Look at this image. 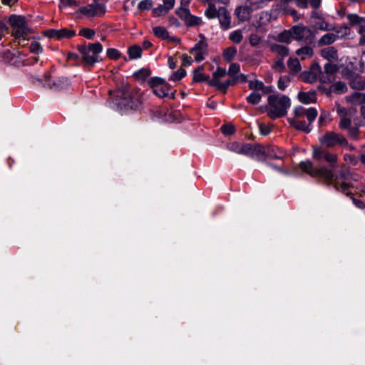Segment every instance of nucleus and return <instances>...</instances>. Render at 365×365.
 Returning a JSON list of instances; mask_svg holds the SVG:
<instances>
[{"label":"nucleus","mask_w":365,"mask_h":365,"mask_svg":"<svg viewBox=\"0 0 365 365\" xmlns=\"http://www.w3.org/2000/svg\"><path fill=\"white\" fill-rule=\"evenodd\" d=\"M113 103L120 110L138 108L143 103V94L139 89L122 85L115 91H109Z\"/></svg>","instance_id":"f257e3e1"},{"label":"nucleus","mask_w":365,"mask_h":365,"mask_svg":"<svg viewBox=\"0 0 365 365\" xmlns=\"http://www.w3.org/2000/svg\"><path fill=\"white\" fill-rule=\"evenodd\" d=\"M267 101L269 106L268 115L272 119L284 116L291 106L290 99L284 95H270Z\"/></svg>","instance_id":"f03ea898"},{"label":"nucleus","mask_w":365,"mask_h":365,"mask_svg":"<svg viewBox=\"0 0 365 365\" xmlns=\"http://www.w3.org/2000/svg\"><path fill=\"white\" fill-rule=\"evenodd\" d=\"M9 22L13 29V36L19 40V43H21V41L28 39L31 29L29 28L24 16L11 15L9 17Z\"/></svg>","instance_id":"7ed1b4c3"},{"label":"nucleus","mask_w":365,"mask_h":365,"mask_svg":"<svg viewBox=\"0 0 365 365\" xmlns=\"http://www.w3.org/2000/svg\"><path fill=\"white\" fill-rule=\"evenodd\" d=\"M91 43L85 42L78 46L77 53H68V60H75L78 64L83 66H90L91 65Z\"/></svg>","instance_id":"20e7f679"},{"label":"nucleus","mask_w":365,"mask_h":365,"mask_svg":"<svg viewBox=\"0 0 365 365\" xmlns=\"http://www.w3.org/2000/svg\"><path fill=\"white\" fill-rule=\"evenodd\" d=\"M319 142L322 145L327 148H332L336 145H348V141L343 135L332 131L327 132L324 135H322L319 138Z\"/></svg>","instance_id":"39448f33"},{"label":"nucleus","mask_w":365,"mask_h":365,"mask_svg":"<svg viewBox=\"0 0 365 365\" xmlns=\"http://www.w3.org/2000/svg\"><path fill=\"white\" fill-rule=\"evenodd\" d=\"M70 81L66 77H59L51 80L50 76H45L43 85L52 90L60 91L67 88L70 86Z\"/></svg>","instance_id":"423d86ee"},{"label":"nucleus","mask_w":365,"mask_h":365,"mask_svg":"<svg viewBox=\"0 0 365 365\" xmlns=\"http://www.w3.org/2000/svg\"><path fill=\"white\" fill-rule=\"evenodd\" d=\"M261 8L259 3H251L250 5L240 6L236 8L235 14L240 21H245L250 19L252 12Z\"/></svg>","instance_id":"0eeeda50"},{"label":"nucleus","mask_w":365,"mask_h":365,"mask_svg":"<svg viewBox=\"0 0 365 365\" xmlns=\"http://www.w3.org/2000/svg\"><path fill=\"white\" fill-rule=\"evenodd\" d=\"M337 113L341 116V120L339 123V128L341 129L349 128L351 123V118L355 115L356 110L352 108L346 110L344 108L338 107Z\"/></svg>","instance_id":"6e6552de"},{"label":"nucleus","mask_w":365,"mask_h":365,"mask_svg":"<svg viewBox=\"0 0 365 365\" xmlns=\"http://www.w3.org/2000/svg\"><path fill=\"white\" fill-rule=\"evenodd\" d=\"M293 39L297 41H307L312 37V31L302 24L292 26L291 29Z\"/></svg>","instance_id":"1a4fd4ad"},{"label":"nucleus","mask_w":365,"mask_h":365,"mask_svg":"<svg viewBox=\"0 0 365 365\" xmlns=\"http://www.w3.org/2000/svg\"><path fill=\"white\" fill-rule=\"evenodd\" d=\"M294 114L295 118H302L305 116L309 122V124H312L316 119L318 112L314 108H309L306 109L304 107L299 106L294 108Z\"/></svg>","instance_id":"9d476101"},{"label":"nucleus","mask_w":365,"mask_h":365,"mask_svg":"<svg viewBox=\"0 0 365 365\" xmlns=\"http://www.w3.org/2000/svg\"><path fill=\"white\" fill-rule=\"evenodd\" d=\"M46 36L48 38H53L61 39L62 38H71L76 35L74 30H69L67 29H49L44 32Z\"/></svg>","instance_id":"9b49d317"},{"label":"nucleus","mask_w":365,"mask_h":365,"mask_svg":"<svg viewBox=\"0 0 365 365\" xmlns=\"http://www.w3.org/2000/svg\"><path fill=\"white\" fill-rule=\"evenodd\" d=\"M347 19L352 26H357L358 33L359 34L365 33V17H360L356 14L347 15Z\"/></svg>","instance_id":"f8f14e48"},{"label":"nucleus","mask_w":365,"mask_h":365,"mask_svg":"<svg viewBox=\"0 0 365 365\" xmlns=\"http://www.w3.org/2000/svg\"><path fill=\"white\" fill-rule=\"evenodd\" d=\"M217 18L223 29L227 30L230 28L231 17L228 11L225 7H220L218 9Z\"/></svg>","instance_id":"ddd939ff"},{"label":"nucleus","mask_w":365,"mask_h":365,"mask_svg":"<svg viewBox=\"0 0 365 365\" xmlns=\"http://www.w3.org/2000/svg\"><path fill=\"white\" fill-rule=\"evenodd\" d=\"M321 56L329 62H337L339 55L337 50L333 46H328L321 50Z\"/></svg>","instance_id":"4468645a"},{"label":"nucleus","mask_w":365,"mask_h":365,"mask_svg":"<svg viewBox=\"0 0 365 365\" xmlns=\"http://www.w3.org/2000/svg\"><path fill=\"white\" fill-rule=\"evenodd\" d=\"M288 121L289 124L299 130L304 131L307 133H309L312 128H310L309 123L307 124L305 121L301 120L299 118H289Z\"/></svg>","instance_id":"2eb2a0df"},{"label":"nucleus","mask_w":365,"mask_h":365,"mask_svg":"<svg viewBox=\"0 0 365 365\" xmlns=\"http://www.w3.org/2000/svg\"><path fill=\"white\" fill-rule=\"evenodd\" d=\"M350 86L356 90L365 89V79L356 73L350 74L349 76Z\"/></svg>","instance_id":"dca6fc26"},{"label":"nucleus","mask_w":365,"mask_h":365,"mask_svg":"<svg viewBox=\"0 0 365 365\" xmlns=\"http://www.w3.org/2000/svg\"><path fill=\"white\" fill-rule=\"evenodd\" d=\"M317 176H321L324 178L328 184H332L336 178L333 171L325 166L317 168Z\"/></svg>","instance_id":"f3484780"},{"label":"nucleus","mask_w":365,"mask_h":365,"mask_svg":"<svg viewBox=\"0 0 365 365\" xmlns=\"http://www.w3.org/2000/svg\"><path fill=\"white\" fill-rule=\"evenodd\" d=\"M299 165L303 172L309 174L312 177H317V168L314 166L313 163L310 160L302 161Z\"/></svg>","instance_id":"a211bd4d"},{"label":"nucleus","mask_w":365,"mask_h":365,"mask_svg":"<svg viewBox=\"0 0 365 365\" xmlns=\"http://www.w3.org/2000/svg\"><path fill=\"white\" fill-rule=\"evenodd\" d=\"M297 97L299 101L304 104H310L317 101L315 92H299Z\"/></svg>","instance_id":"6ab92c4d"},{"label":"nucleus","mask_w":365,"mask_h":365,"mask_svg":"<svg viewBox=\"0 0 365 365\" xmlns=\"http://www.w3.org/2000/svg\"><path fill=\"white\" fill-rule=\"evenodd\" d=\"M338 38V36L334 33H327L324 34L317 41L319 46H328L334 43Z\"/></svg>","instance_id":"aec40b11"},{"label":"nucleus","mask_w":365,"mask_h":365,"mask_svg":"<svg viewBox=\"0 0 365 365\" xmlns=\"http://www.w3.org/2000/svg\"><path fill=\"white\" fill-rule=\"evenodd\" d=\"M170 90V86L168 84L163 85L160 87H156L153 89V93L160 98H163L165 96H169L170 98H174V93H170L169 91Z\"/></svg>","instance_id":"412c9836"},{"label":"nucleus","mask_w":365,"mask_h":365,"mask_svg":"<svg viewBox=\"0 0 365 365\" xmlns=\"http://www.w3.org/2000/svg\"><path fill=\"white\" fill-rule=\"evenodd\" d=\"M227 71L225 68L218 67L216 71L212 73V78L208 81V84L211 86L217 85L220 82V78L225 76Z\"/></svg>","instance_id":"4be33fe9"},{"label":"nucleus","mask_w":365,"mask_h":365,"mask_svg":"<svg viewBox=\"0 0 365 365\" xmlns=\"http://www.w3.org/2000/svg\"><path fill=\"white\" fill-rule=\"evenodd\" d=\"M249 156L257 159L265 157V148L259 145H252Z\"/></svg>","instance_id":"5701e85b"},{"label":"nucleus","mask_w":365,"mask_h":365,"mask_svg":"<svg viewBox=\"0 0 365 365\" xmlns=\"http://www.w3.org/2000/svg\"><path fill=\"white\" fill-rule=\"evenodd\" d=\"M94 2L93 3V16H101L106 13V6L105 4L102 1H96V0H93Z\"/></svg>","instance_id":"b1692460"},{"label":"nucleus","mask_w":365,"mask_h":365,"mask_svg":"<svg viewBox=\"0 0 365 365\" xmlns=\"http://www.w3.org/2000/svg\"><path fill=\"white\" fill-rule=\"evenodd\" d=\"M346 100L351 103H365V93L355 92L346 96Z\"/></svg>","instance_id":"393cba45"},{"label":"nucleus","mask_w":365,"mask_h":365,"mask_svg":"<svg viewBox=\"0 0 365 365\" xmlns=\"http://www.w3.org/2000/svg\"><path fill=\"white\" fill-rule=\"evenodd\" d=\"M314 53L313 49L309 46H305L296 51V54L301 58V59H305L307 58L312 57Z\"/></svg>","instance_id":"a878e982"},{"label":"nucleus","mask_w":365,"mask_h":365,"mask_svg":"<svg viewBox=\"0 0 365 365\" xmlns=\"http://www.w3.org/2000/svg\"><path fill=\"white\" fill-rule=\"evenodd\" d=\"M314 28L324 31H334L335 29V27L326 21L324 18L316 22L314 24Z\"/></svg>","instance_id":"bb28decb"},{"label":"nucleus","mask_w":365,"mask_h":365,"mask_svg":"<svg viewBox=\"0 0 365 365\" xmlns=\"http://www.w3.org/2000/svg\"><path fill=\"white\" fill-rule=\"evenodd\" d=\"M271 50L272 51L280 56L282 58L288 56L289 54V48L287 46L279 44H272L271 46Z\"/></svg>","instance_id":"cd10ccee"},{"label":"nucleus","mask_w":365,"mask_h":365,"mask_svg":"<svg viewBox=\"0 0 365 365\" xmlns=\"http://www.w3.org/2000/svg\"><path fill=\"white\" fill-rule=\"evenodd\" d=\"M205 15L210 19L217 17L218 9H217L216 6L213 3H209L205 11Z\"/></svg>","instance_id":"c85d7f7f"},{"label":"nucleus","mask_w":365,"mask_h":365,"mask_svg":"<svg viewBox=\"0 0 365 365\" xmlns=\"http://www.w3.org/2000/svg\"><path fill=\"white\" fill-rule=\"evenodd\" d=\"M130 58L135 59L141 57L142 55V48L140 46L137 45H133L129 48L128 51Z\"/></svg>","instance_id":"c756f323"},{"label":"nucleus","mask_w":365,"mask_h":365,"mask_svg":"<svg viewBox=\"0 0 365 365\" xmlns=\"http://www.w3.org/2000/svg\"><path fill=\"white\" fill-rule=\"evenodd\" d=\"M154 34L160 38L167 39L169 38V34L167 29L163 26H156L153 28Z\"/></svg>","instance_id":"7c9ffc66"},{"label":"nucleus","mask_w":365,"mask_h":365,"mask_svg":"<svg viewBox=\"0 0 365 365\" xmlns=\"http://www.w3.org/2000/svg\"><path fill=\"white\" fill-rule=\"evenodd\" d=\"M292 37V34L291 32V29L285 30L278 36V40L280 42L289 43L291 42Z\"/></svg>","instance_id":"2f4dec72"},{"label":"nucleus","mask_w":365,"mask_h":365,"mask_svg":"<svg viewBox=\"0 0 365 365\" xmlns=\"http://www.w3.org/2000/svg\"><path fill=\"white\" fill-rule=\"evenodd\" d=\"M200 36L202 37V39L200 40L192 48H191L190 53H194V51H202L207 52V44L205 41V37L202 36Z\"/></svg>","instance_id":"473e14b6"},{"label":"nucleus","mask_w":365,"mask_h":365,"mask_svg":"<svg viewBox=\"0 0 365 365\" xmlns=\"http://www.w3.org/2000/svg\"><path fill=\"white\" fill-rule=\"evenodd\" d=\"M237 54V48L235 47H229L223 52V58L227 61H230Z\"/></svg>","instance_id":"72a5a7b5"},{"label":"nucleus","mask_w":365,"mask_h":365,"mask_svg":"<svg viewBox=\"0 0 365 365\" xmlns=\"http://www.w3.org/2000/svg\"><path fill=\"white\" fill-rule=\"evenodd\" d=\"M229 38L235 43H240L243 38V35L240 30H235L230 34Z\"/></svg>","instance_id":"f704fd0d"},{"label":"nucleus","mask_w":365,"mask_h":365,"mask_svg":"<svg viewBox=\"0 0 365 365\" xmlns=\"http://www.w3.org/2000/svg\"><path fill=\"white\" fill-rule=\"evenodd\" d=\"M185 23L188 26H194L202 24V19L200 17L193 16L191 14L189 15L187 19L185 21Z\"/></svg>","instance_id":"c9c22d12"},{"label":"nucleus","mask_w":365,"mask_h":365,"mask_svg":"<svg viewBox=\"0 0 365 365\" xmlns=\"http://www.w3.org/2000/svg\"><path fill=\"white\" fill-rule=\"evenodd\" d=\"M202 68H200L197 70H195L193 73V78L192 81L194 82H202V81H207L209 79L208 76H205L202 72L201 70Z\"/></svg>","instance_id":"e433bc0d"},{"label":"nucleus","mask_w":365,"mask_h":365,"mask_svg":"<svg viewBox=\"0 0 365 365\" xmlns=\"http://www.w3.org/2000/svg\"><path fill=\"white\" fill-rule=\"evenodd\" d=\"M331 89L334 93H343L346 91L347 87L344 82L338 81L332 85Z\"/></svg>","instance_id":"4c0bfd02"},{"label":"nucleus","mask_w":365,"mask_h":365,"mask_svg":"<svg viewBox=\"0 0 365 365\" xmlns=\"http://www.w3.org/2000/svg\"><path fill=\"white\" fill-rule=\"evenodd\" d=\"M290 77L289 76H283L279 78L277 82V87L279 90L284 91L290 83Z\"/></svg>","instance_id":"58836bf2"},{"label":"nucleus","mask_w":365,"mask_h":365,"mask_svg":"<svg viewBox=\"0 0 365 365\" xmlns=\"http://www.w3.org/2000/svg\"><path fill=\"white\" fill-rule=\"evenodd\" d=\"M288 67L291 71L295 73L301 70V66L297 58H289L288 61Z\"/></svg>","instance_id":"ea45409f"},{"label":"nucleus","mask_w":365,"mask_h":365,"mask_svg":"<svg viewBox=\"0 0 365 365\" xmlns=\"http://www.w3.org/2000/svg\"><path fill=\"white\" fill-rule=\"evenodd\" d=\"M249 43L252 46H257L262 43V37L256 33H252L249 36Z\"/></svg>","instance_id":"a19ab883"},{"label":"nucleus","mask_w":365,"mask_h":365,"mask_svg":"<svg viewBox=\"0 0 365 365\" xmlns=\"http://www.w3.org/2000/svg\"><path fill=\"white\" fill-rule=\"evenodd\" d=\"M235 81L232 79L226 81L225 82H219L217 85H215L214 86L216 87L218 90L222 91L223 93H225L227 89L229 86L234 85Z\"/></svg>","instance_id":"79ce46f5"},{"label":"nucleus","mask_w":365,"mask_h":365,"mask_svg":"<svg viewBox=\"0 0 365 365\" xmlns=\"http://www.w3.org/2000/svg\"><path fill=\"white\" fill-rule=\"evenodd\" d=\"M325 153L326 151L321 148H314L312 151V158L317 161H320L324 158Z\"/></svg>","instance_id":"37998d69"},{"label":"nucleus","mask_w":365,"mask_h":365,"mask_svg":"<svg viewBox=\"0 0 365 365\" xmlns=\"http://www.w3.org/2000/svg\"><path fill=\"white\" fill-rule=\"evenodd\" d=\"M261 98L262 97L260 94L255 92H252L247 97L246 99L248 103L255 105L259 103V101H261Z\"/></svg>","instance_id":"c03bdc74"},{"label":"nucleus","mask_w":365,"mask_h":365,"mask_svg":"<svg viewBox=\"0 0 365 365\" xmlns=\"http://www.w3.org/2000/svg\"><path fill=\"white\" fill-rule=\"evenodd\" d=\"M29 50L32 53H34V54L41 53L43 51L41 44L38 41H34L30 44Z\"/></svg>","instance_id":"a18cd8bd"},{"label":"nucleus","mask_w":365,"mask_h":365,"mask_svg":"<svg viewBox=\"0 0 365 365\" xmlns=\"http://www.w3.org/2000/svg\"><path fill=\"white\" fill-rule=\"evenodd\" d=\"M324 71L328 75H332L338 71V66L331 62L327 63L324 66Z\"/></svg>","instance_id":"49530a36"},{"label":"nucleus","mask_w":365,"mask_h":365,"mask_svg":"<svg viewBox=\"0 0 365 365\" xmlns=\"http://www.w3.org/2000/svg\"><path fill=\"white\" fill-rule=\"evenodd\" d=\"M333 185L336 190H341L344 192L349 190L350 187V185L349 183H346L345 182H342L339 183L338 182V177L335 178V180H334V182L333 183Z\"/></svg>","instance_id":"de8ad7c7"},{"label":"nucleus","mask_w":365,"mask_h":365,"mask_svg":"<svg viewBox=\"0 0 365 365\" xmlns=\"http://www.w3.org/2000/svg\"><path fill=\"white\" fill-rule=\"evenodd\" d=\"M186 75L185 70L180 68L177 71L174 72L170 78V80L173 81H178L185 77Z\"/></svg>","instance_id":"09e8293b"},{"label":"nucleus","mask_w":365,"mask_h":365,"mask_svg":"<svg viewBox=\"0 0 365 365\" xmlns=\"http://www.w3.org/2000/svg\"><path fill=\"white\" fill-rule=\"evenodd\" d=\"M152 6L153 2L151 0H143L138 3L137 7L140 11H145L149 10Z\"/></svg>","instance_id":"8fccbe9b"},{"label":"nucleus","mask_w":365,"mask_h":365,"mask_svg":"<svg viewBox=\"0 0 365 365\" xmlns=\"http://www.w3.org/2000/svg\"><path fill=\"white\" fill-rule=\"evenodd\" d=\"M107 56L113 60L118 59L120 57V53L118 50L110 48H108L106 51Z\"/></svg>","instance_id":"3c124183"},{"label":"nucleus","mask_w":365,"mask_h":365,"mask_svg":"<svg viewBox=\"0 0 365 365\" xmlns=\"http://www.w3.org/2000/svg\"><path fill=\"white\" fill-rule=\"evenodd\" d=\"M170 10L165 8L163 4L159 5L158 7L153 9L154 15L157 16H163L166 14Z\"/></svg>","instance_id":"603ef678"},{"label":"nucleus","mask_w":365,"mask_h":365,"mask_svg":"<svg viewBox=\"0 0 365 365\" xmlns=\"http://www.w3.org/2000/svg\"><path fill=\"white\" fill-rule=\"evenodd\" d=\"M309 73H310L312 76H314L317 78H319L322 74L321 66L318 63L313 64L311 67Z\"/></svg>","instance_id":"864d4df0"},{"label":"nucleus","mask_w":365,"mask_h":365,"mask_svg":"<svg viewBox=\"0 0 365 365\" xmlns=\"http://www.w3.org/2000/svg\"><path fill=\"white\" fill-rule=\"evenodd\" d=\"M334 31H336L335 34L338 36V38L348 36L350 34V29L346 26H341L336 29H335Z\"/></svg>","instance_id":"5fc2aeb1"},{"label":"nucleus","mask_w":365,"mask_h":365,"mask_svg":"<svg viewBox=\"0 0 365 365\" xmlns=\"http://www.w3.org/2000/svg\"><path fill=\"white\" fill-rule=\"evenodd\" d=\"M249 88L255 91H261L264 88V83L258 80L252 81L249 83Z\"/></svg>","instance_id":"6e6d98bb"},{"label":"nucleus","mask_w":365,"mask_h":365,"mask_svg":"<svg viewBox=\"0 0 365 365\" xmlns=\"http://www.w3.org/2000/svg\"><path fill=\"white\" fill-rule=\"evenodd\" d=\"M176 13L179 16V17L184 21H185L187 19V17L189 16V15L190 14V11L187 8H185V7L179 8L177 10Z\"/></svg>","instance_id":"4d7b16f0"},{"label":"nucleus","mask_w":365,"mask_h":365,"mask_svg":"<svg viewBox=\"0 0 365 365\" xmlns=\"http://www.w3.org/2000/svg\"><path fill=\"white\" fill-rule=\"evenodd\" d=\"M150 85L154 88H155L157 86L160 87L163 85H165V81L164 79L161 78H152L149 81Z\"/></svg>","instance_id":"13d9d810"},{"label":"nucleus","mask_w":365,"mask_h":365,"mask_svg":"<svg viewBox=\"0 0 365 365\" xmlns=\"http://www.w3.org/2000/svg\"><path fill=\"white\" fill-rule=\"evenodd\" d=\"M240 71V65L238 63H231L230 65L228 71H227V73L230 76H235V74H237Z\"/></svg>","instance_id":"bf43d9fd"},{"label":"nucleus","mask_w":365,"mask_h":365,"mask_svg":"<svg viewBox=\"0 0 365 365\" xmlns=\"http://www.w3.org/2000/svg\"><path fill=\"white\" fill-rule=\"evenodd\" d=\"M150 74V72L147 68H142L137 72H135V76L140 79H145L148 76H149Z\"/></svg>","instance_id":"052dcab7"},{"label":"nucleus","mask_w":365,"mask_h":365,"mask_svg":"<svg viewBox=\"0 0 365 365\" xmlns=\"http://www.w3.org/2000/svg\"><path fill=\"white\" fill-rule=\"evenodd\" d=\"M272 125H266L264 123L259 124V129L260 134L262 135H267L271 131Z\"/></svg>","instance_id":"680f3d73"},{"label":"nucleus","mask_w":365,"mask_h":365,"mask_svg":"<svg viewBox=\"0 0 365 365\" xmlns=\"http://www.w3.org/2000/svg\"><path fill=\"white\" fill-rule=\"evenodd\" d=\"M324 159L329 163H334L337 161V156L335 154L326 151Z\"/></svg>","instance_id":"e2e57ef3"},{"label":"nucleus","mask_w":365,"mask_h":365,"mask_svg":"<svg viewBox=\"0 0 365 365\" xmlns=\"http://www.w3.org/2000/svg\"><path fill=\"white\" fill-rule=\"evenodd\" d=\"M251 150L250 143H242L240 147V153L239 154L249 156Z\"/></svg>","instance_id":"0e129e2a"},{"label":"nucleus","mask_w":365,"mask_h":365,"mask_svg":"<svg viewBox=\"0 0 365 365\" xmlns=\"http://www.w3.org/2000/svg\"><path fill=\"white\" fill-rule=\"evenodd\" d=\"M222 132L225 135H232L235 133V127L232 125H224L221 127Z\"/></svg>","instance_id":"69168bd1"},{"label":"nucleus","mask_w":365,"mask_h":365,"mask_svg":"<svg viewBox=\"0 0 365 365\" xmlns=\"http://www.w3.org/2000/svg\"><path fill=\"white\" fill-rule=\"evenodd\" d=\"M241 144L242 143H240L237 142H233V143H230L228 145L227 148L230 151L239 154L240 153V150Z\"/></svg>","instance_id":"338daca9"},{"label":"nucleus","mask_w":365,"mask_h":365,"mask_svg":"<svg viewBox=\"0 0 365 365\" xmlns=\"http://www.w3.org/2000/svg\"><path fill=\"white\" fill-rule=\"evenodd\" d=\"M192 53L194 55L195 60L197 62H200L205 58V56L207 54V52L202 51H196Z\"/></svg>","instance_id":"774afa93"}]
</instances>
